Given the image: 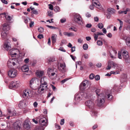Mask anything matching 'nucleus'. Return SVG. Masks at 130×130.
I'll return each instance as SVG.
<instances>
[{
	"instance_id": "obj_61",
	"label": "nucleus",
	"mask_w": 130,
	"mask_h": 130,
	"mask_svg": "<svg viewBox=\"0 0 130 130\" xmlns=\"http://www.w3.org/2000/svg\"><path fill=\"white\" fill-rule=\"evenodd\" d=\"M94 6L93 4H91L89 6V8L91 10H93L94 9Z\"/></svg>"
},
{
	"instance_id": "obj_23",
	"label": "nucleus",
	"mask_w": 130,
	"mask_h": 130,
	"mask_svg": "<svg viewBox=\"0 0 130 130\" xmlns=\"http://www.w3.org/2000/svg\"><path fill=\"white\" fill-rule=\"evenodd\" d=\"M45 78L46 79V77H44L43 78H42L41 80H39L40 82H38L37 83V85H38L39 83H40L41 84L40 85H47V82L46 81H45Z\"/></svg>"
},
{
	"instance_id": "obj_55",
	"label": "nucleus",
	"mask_w": 130,
	"mask_h": 130,
	"mask_svg": "<svg viewBox=\"0 0 130 130\" xmlns=\"http://www.w3.org/2000/svg\"><path fill=\"white\" fill-rule=\"evenodd\" d=\"M34 22L33 21H31L29 23V26L30 27H31L33 26H34Z\"/></svg>"
},
{
	"instance_id": "obj_38",
	"label": "nucleus",
	"mask_w": 130,
	"mask_h": 130,
	"mask_svg": "<svg viewBox=\"0 0 130 130\" xmlns=\"http://www.w3.org/2000/svg\"><path fill=\"white\" fill-rule=\"evenodd\" d=\"M98 28L100 29H102L104 27V25L102 23H100L98 25Z\"/></svg>"
},
{
	"instance_id": "obj_33",
	"label": "nucleus",
	"mask_w": 130,
	"mask_h": 130,
	"mask_svg": "<svg viewBox=\"0 0 130 130\" xmlns=\"http://www.w3.org/2000/svg\"><path fill=\"white\" fill-rule=\"evenodd\" d=\"M5 17L7 20L9 22H10L12 19V18L11 17L10 15H6Z\"/></svg>"
},
{
	"instance_id": "obj_28",
	"label": "nucleus",
	"mask_w": 130,
	"mask_h": 130,
	"mask_svg": "<svg viewBox=\"0 0 130 130\" xmlns=\"http://www.w3.org/2000/svg\"><path fill=\"white\" fill-rule=\"evenodd\" d=\"M93 4L95 7H98V5L100 3L98 0H93Z\"/></svg>"
},
{
	"instance_id": "obj_46",
	"label": "nucleus",
	"mask_w": 130,
	"mask_h": 130,
	"mask_svg": "<svg viewBox=\"0 0 130 130\" xmlns=\"http://www.w3.org/2000/svg\"><path fill=\"white\" fill-rule=\"evenodd\" d=\"M66 19L64 18H62L60 20V21L62 23L65 22H66Z\"/></svg>"
},
{
	"instance_id": "obj_15",
	"label": "nucleus",
	"mask_w": 130,
	"mask_h": 130,
	"mask_svg": "<svg viewBox=\"0 0 130 130\" xmlns=\"http://www.w3.org/2000/svg\"><path fill=\"white\" fill-rule=\"evenodd\" d=\"M85 105L90 109H93L94 108V103L91 101H87L85 103Z\"/></svg>"
},
{
	"instance_id": "obj_32",
	"label": "nucleus",
	"mask_w": 130,
	"mask_h": 130,
	"mask_svg": "<svg viewBox=\"0 0 130 130\" xmlns=\"http://www.w3.org/2000/svg\"><path fill=\"white\" fill-rule=\"evenodd\" d=\"M18 60V65L16 67L17 68L19 69L20 68V67L19 66V62L22 61V59L21 58L19 57L18 59H17Z\"/></svg>"
},
{
	"instance_id": "obj_12",
	"label": "nucleus",
	"mask_w": 130,
	"mask_h": 130,
	"mask_svg": "<svg viewBox=\"0 0 130 130\" xmlns=\"http://www.w3.org/2000/svg\"><path fill=\"white\" fill-rule=\"evenodd\" d=\"M50 77L52 79H54L56 78L57 76V74L54 72L53 69L49 68L47 71Z\"/></svg>"
},
{
	"instance_id": "obj_53",
	"label": "nucleus",
	"mask_w": 130,
	"mask_h": 130,
	"mask_svg": "<svg viewBox=\"0 0 130 130\" xmlns=\"http://www.w3.org/2000/svg\"><path fill=\"white\" fill-rule=\"evenodd\" d=\"M1 2L5 4H8V2L7 1L5 0H1Z\"/></svg>"
},
{
	"instance_id": "obj_18",
	"label": "nucleus",
	"mask_w": 130,
	"mask_h": 130,
	"mask_svg": "<svg viewBox=\"0 0 130 130\" xmlns=\"http://www.w3.org/2000/svg\"><path fill=\"white\" fill-rule=\"evenodd\" d=\"M27 102L26 100H23L20 101L18 104V106L19 108L22 109L26 106Z\"/></svg>"
},
{
	"instance_id": "obj_57",
	"label": "nucleus",
	"mask_w": 130,
	"mask_h": 130,
	"mask_svg": "<svg viewBox=\"0 0 130 130\" xmlns=\"http://www.w3.org/2000/svg\"><path fill=\"white\" fill-rule=\"evenodd\" d=\"M38 37L40 39H41L43 38L44 37L42 34H39L38 36Z\"/></svg>"
},
{
	"instance_id": "obj_60",
	"label": "nucleus",
	"mask_w": 130,
	"mask_h": 130,
	"mask_svg": "<svg viewBox=\"0 0 130 130\" xmlns=\"http://www.w3.org/2000/svg\"><path fill=\"white\" fill-rule=\"evenodd\" d=\"M38 104L36 102H35L33 103V105L35 108L37 107Z\"/></svg>"
},
{
	"instance_id": "obj_44",
	"label": "nucleus",
	"mask_w": 130,
	"mask_h": 130,
	"mask_svg": "<svg viewBox=\"0 0 130 130\" xmlns=\"http://www.w3.org/2000/svg\"><path fill=\"white\" fill-rule=\"evenodd\" d=\"M130 11V9L128 8H127L124 11L123 13L125 14H126L127 13V12H128Z\"/></svg>"
},
{
	"instance_id": "obj_43",
	"label": "nucleus",
	"mask_w": 130,
	"mask_h": 130,
	"mask_svg": "<svg viewBox=\"0 0 130 130\" xmlns=\"http://www.w3.org/2000/svg\"><path fill=\"white\" fill-rule=\"evenodd\" d=\"M76 28H75V27H72L69 28V30H73L75 32H76L77 31V30H76Z\"/></svg>"
},
{
	"instance_id": "obj_14",
	"label": "nucleus",
	"mask_w": 130,
	"mask_h": 130,
	"mask_svg": "<svg viewBox=\"0 0 130 130\" xmlns=\"http://www.w3.org/2000/svg\"><path fill=\"white\" fill-rule=\"evenodd\" d=\"M88 81L87 80H85L79 86V88L81 90H84L88 86Z\"/></svg>"
},
{
	"instance_id": "obj_50",
	"label": "nucleus",
	"mask_w": 130,
	"mask_h": 130,
	"mask_svg": "<svg viewBox=\"0 0 130 130\" xmlns=\"http://www.w3.org/2000/svg\"><path fill=\"white\" fill-rule=\"evenodd\" d=\"M95 80H98L100 79V77L98 75H97L95 76Z\"/></svg>"
},
{
	"instance_id": "obj_49",
	"label": "nucleus",
	"mask_w": 130,
	"mask_h": 130,
	"mask_svg": "<svg viewBox=\"0 0 130 130\" xmlns=\"http://www.w3.org/2000/svg\"><path fill=\"white\" fill-rule=\"evenodd\" d=\"M48 15L50 17H53V13L50 11H48Z\"/></svg>"
},
{
	"instance_id": "obj_27",
	"label": "nucleus",
	"mask_w": 130,
	"mask_h": 130,
	"mask_svg": "<svg viewBox=\"0 0 130 130\" xmlns=\"http://www.w3.org/2000/svg\"><path fill=\"white\" fill-rule=\"evenodd\" d=\"M57 36L56 34H53L52 36V40L53 44L55 43L56 42Z\"/></svg>"
},
{
	"instance_id": "obj_7",
	"label": "nucleus",
	"mask_w": 130,
	"mask_h": 130,
	"mask_svg": "<svg viewBox=\"0 0 130 130\" xmlns=\"http://www.w3.org/2000/svg\"><path fill=\"white\" fill-rule=\"evenodd\" d=\"M39 80L37 78H32L30 81L29 86L30 88L34 90H36L37 87L35 86V84H37L38 82H39Z\"/></svg>"
},
{
	"instance_id": "obj_25",
	"label": "nucleus",
	"mask_w": 130,
	"mask_h": 130,
	"mask_svg": "<svg viewBox=\"0 0 130 130\" xmlns=\"http://www.w3.org/2000/svg\"><path fill=\"white\" fill-rule=\"evenodd\" d=\"M10 29V27L7 24L5 23L4 24L3 28V30L6 31L9 30Z\"/></svg>"
},
{
	"instance_id": "obj_5",
	"label": "nucleus",
	"mask_w": 130,
	"mask_h": 130,
	"mask_svg": "<svg viewBox=\"0 0 130 130\" xmlns=\"http://www.w3.org/2000/svg\"><path fill=\"white\" fill-rule=\"evenodd\" d=\"M74 21L78 24L82 25L83 24V19L80 15L77 13H75L73 15Z\"/></svg>"
},
{
	"instance_id": "obj_56",
	"label": "nucleus",
	"mask_w": 130,
	"mask_h": 130,
	"mask_svg": "<svg viewBox=\"0 0 130 130\" xmlns=\"http://www.w3.org/2000/svg\"><path fill=\"white\" fill-rule=\"evenodd\" d=\"M97 7L98 9L100 10H102L103 9L102 6L100 5V4L98 5V7Z\"/></svg>"
},
{
	"instance_id": "obj_8",
	"label": "nucleus",
	"mask_w": 130,
	"mask_h": 130,
	"mask_svg": "<svg viewBox=\"0 0 130 130\" xmlns=\"http://www.w3.org/2000/svg\"><path fill=\"white\" fill-rule=\"evenodd\" d=\"M18 74V71L15 69L13 68L8 72V75L9 77L13 78L16 77Z\"/></svg>"
},
{
	"instance_id": "obj_26",
	"label": "nucleus",
	"mask_w": 130,
	"mask_h": 130,
	"mask_svg": "<svg viewBox=\"0 0 130 130\" xmlns=\"http://www.w3.org/2000/svg\"><path fill=\"white\" fill-rule=\"evenodd\" d=\"M44 72L42 71H38L36 73V75L39 77H41L44 74Z\"/></svg>"
},
{
	"instance_id": "obj_6",
	"label": "nucleus",
	"mask_w": 130,
	"mask_h": 130,
	"mask_svg": "<svg viewBox=\"0 0 130 130\" xmlns=\"http://www.w3.org/2000/svg\"><path fill=\"white\" fill-rule=\"evenodd\" d=\"M37 119L39 120V123L40 125H42V127L44 129V128L42 127V126H46L48 124L47 120L46 118L43 117L42 115H40L38 118Z\"/></svg>"
},
{
	"instance_id": "obj_30",
	"label": "nucleus",
	"mask_w": 130,
	"mask_h": 130,
	"mask_svg": "<svg viewBox=\"0 0 130 130\" xmlns=\"http://www.w3.org/2000/svg\"><path fill=\"white\" fill-rule=\"evenodd\" d=\"M48 60L49 62H53L55 61V58L53 56L50 57L48 58Z\"/></svg>"
},
{
	"instance_id": "obj_51",
	"label": "nucleus",
	"mask_w": 130,
	"mask_h": 130,
	"mask_svg": "<svg viewBox=\"0 0 130 130\" xmlns=\"http://www.w3.org/2000/svg\"><path fill=\"white\" fill-rule=\"evenodd\" d=\"M86 59H87L88 58L89 56L88 54H85L83 55V56Z\"/></svg>"
},
{
	"instance_id": "obj_24",
	"label": "nucleus",
	"mask_w": 130,
	"mask_h": 130,
	"mask_svg": "<svg viewBox=\"0 0 130 130\" xmlns=\"http://www.w3.org/2000/svg\"><path fill=\"white\" fill-rule=\"evenodd\" d=\"M24 127L26 129H28L30 128V126L28 123V121L27 120H25L23 124Z\"/></svg>"
},
{
	"instance_id": "obj_2",
	"label": "nucleus",
	"mask_w": 130,
	"mask_h": 130,
	"mask_svg": "<svg viewBox=\"0 0 130 130\" xmlns=\"http://www.w3.org/2000/svg\"><path fill=\"white\" fill-rule=\"evenodd\" d=\"M91 95L90 92L88 90L84 92H78L75 95L74 102L76 104L82 99H88Z\"/></svg>"
},
{
	"instance_id": "obj_64",
	"label": "nucleus",
	"mask_w": 130,
	"mask_h": 130,
	"mask_svg": "<svg viewBox=\"0 0 130 130\" xmlns=\"http://www.w3.org/2000/svg\"><path fill=\"white\" fill-rule=\"evenodd\" d=\"M96 66L98 68H100L101 67L102 64L100 63H99L96 64Z\"/></svg>"
},
{
	"instance_id": "obj_41",
	"label": "nucleus",
	"mask_w": 130,
	"mask_h": 130,
	"mask_svg": "<svg viewBox=\"0 0 130 130\" xmlns=\"http://www.w3.org/2000/svg\"><path fill=\"white\" fill-rule=\"evenodd\" d=\"M44 28L42 27H40L38 28V31L40 32H42L44 31Z\"/></svg>"
},
{
	"instance_id": "obj_54",
	"label": "nucleus",
	"mask_w": 130,
	"mask_h": 130,
	"mask_svg": "<svg viewBox=\"0 0 130 130\" xmlns=\"http://www.w3.org/2000/svg\"><path fill=\"white\" fill-rule=\"evenodd\" d=\"M94 75L93 74H91L89 76V78L91 79H92L94 78Z\"/></svg>"
},
{
	"instance_id": "obj_42",
	"label": "nucleus",
	"mask_w": 130,
	"mask_h": 130,
	"mask_svg": "<svg viewBox=\"0 0 130 130\" xmlns=\"http://www.w3.org/2000/svg\"><path fill=\"white\" fill-rule=\"evenodd\" d=\"M93 36L95 41H96V40H97L98 39V34L97 33L94 34L93 35Z\"/></svg>"
},
{
	"instance_id": "obj_29",
	"label": "nucleus",
	"mask_w": 130,
	"mask_h": 130,
	"mask_svg": "<svg viewBox=\"0 0 130 130\" xmlns=\"http://www.w3.org/2000/svg\"><path fill=\"white\" fill-rule=\"evenodd\" d=\"M2 37L3 39H5L6 38L7 33L3 31L1 33Z\"/></svg>"
},
{
	"instance_id": "obj_13",
	"label": "nucleus",
	"mask_w": 130,
	"mask_h": 130,
	"mask_svg": "<svg viewBox=\"0 0 130 130\" xmlns=\"http://www.w3.org/2000/svg\"><path fill=\"white\" fill-rule=\"evenodd\" d=\"M121 52L123 58L126 62H128V61L129 59V58L128 52L126 50H122L121 51Z\"/></svg>"
},
{
	"instance_id": "obj_63",
	"label": "nucleus",
	"mask_w": 130,
	"mask_h": 130,
	"mask_svg": "<svg viewBox=\"0 0 130 130\" xmlns=\"http://www.w3.org/2000/svg\"><path fill=\"white\" fill-rule=\"evenodd\" d=\"M92 26V25L91 24H87L86 25V27L90 28Z\"/></svg>"
},
{
	"instance_id": "obj_34",
	"label": "nucleus",
	"mask_w": 130,
	"mask_h": 130,
	"mask_svg": "<svg viewBox=\"0 0 130 130\" xmlns=\"http://www.w3.org/2000/svg\"><path fill=\"white\" fill-rule=\"evenodd\" d=\"M91 114L92 116H96L97 114V112L93 110L91 111Z\"/></svg>"
},
{
	"instance_id": "obj_47",
	"label": "nucleus",
	"mask_w": 130,
	"mask_h": 130,
	"mask_svg": "<svg viewBox=\"0 0 130 130\" xmlns=\"http://www.w3.org/2000/svg\"><path fill=\"white\" fill-rule=\"evenodd\" d=\"M8 114L10 116H13V115H12V112L11 110L10 109L8 110Z\"/></svg>"
},
{
	"instance_id": "obj_11",
	"label": "nucleus",
	"mask_w": 130,
	"mask_h": 130,
	"mask_svg": "<svg viewBox=\"0 0 130 130\" xmlns=\"http://www.w3.org/2000/svg\"><path fill=\"white\" fill-rule=\"evenodd\" d=\"M119 65H117L116 63H114L113 61H109L108 62V64L106 68L107 70H109L110 69L111 67L115 68H116L118 70H119L118 68L119 66Z\"/></svg>"
},
{
	"instance_id": "obj_3",
	"label": "nucleus",
	"mask_w": 130,
	"mask_h": 130,
	"mask_svg": "<svg viewBox=\"0 0 130 130\" xmlns=\"http://www.w3.org/2000/svg\"><path fill=\"white\" fill-rule=\"evenodd\" d=\"M33 89L27 88L24 90L23 93V97L24 98L27 99L29 97H34L35 92Z\"/></svg>"
},
{
	"instance_id": "obj_62",
	"label": "nucleus",
	"mask_w": 130,
	"mask_h": 130,
	"mask_svg": "<svg viewBox=\"0 0 130 130\" xmlns=\"http://www.w3.org/2000/svg\"><path fill=\"white\" fill-rule=\"evenodd\" d=\"M44 128L42 127H38L36 130H44Z\"/></svg>"
},
{
	"instance_id": "obj_20",
	"label": "nucleus",
	"mask_w": 130,
	"mask_h": 130,
	"mask_svg": "<svg viewBox=\"0 0 130 130\" xmlns=\"http://www.w3.org/2000/svg\"><path fill=\"white\" fill-rule=\"evenodd\" d=\"M111 57L113 59L116 58L117 52L116 50H113L109 52Z\"/></svg>"
},
{
	"instance_id": "obj_48",
	"label": "nucleus",
	"mask_w": 130,
	"mask_h": 130,
	"mask_svg": "<svg viewBox=\"0 0 130 130\" xmlns=\"http://www.w3.org/2000/svg\"><path fill=\"white\" fill-rule=\"evenodd\" d=\"M74 36V34L72 32H69L68 37H72Z\"/></svg>"
},
{
	"instance_id": "obj_16",
	"label": "nucleus",
	"mask_w": 130,
	"mask_h": 130,
	"mask_svg": "<svg viewBox=\"0 0 130 130\" xmlns=\"http://www.w3.org/2000/svg\"><path fill=\"white\" fill-rule=\"evenodd\" d=\"M19 52V50L18 49H14L11 50L9 52V54L12 57H14L17 53Z\"/></svg>"
},
{
	"instance_id": "obj_4",
	"label": "nucleus",
	"mask_w": 130,
	"mask_h": 130,
	"mask_svg": "<svg viewBox=\"0 0 130 130\" xmlns=\"http://www.w3.org/2000/svg\"><path fill=\"white\" fill-rule=\"evenodd\" d=\"M18 60L16 59H10L7 61V64L9 68H11L12 66H15L16 68L18 65Z\"/></svg>"
},
{
	"instance_id": "obj_17",
	"label": "nucleus",
	"mask_w": 130,
	"mask_h": 130,
	"mask_svg": "<svg viewBox=\"0 0 130 130\" xmlns=\"http://www.w3.org/2000/svg\"><path fill=\"white\" fill-rule=\"evenodd\" d=\"M108 13L107 15V18L109 19L110 17V15L114 13L115 12V10L111 8H108L107 9Z\"/></svg>"
},
{
	"instance_id": "obj_39",
	"label": "nucleus",
	"mask_w": 130,
	"mask_h": 130,
	"mask_svg": "<svg viewBox=\"0 0 130 130\" xmlns=\"http://www.w3.org/2000/svg\"><path fill=\"white\" fill-rule=\"evenodd\" d=\"M122 53L121 51H119L118 54V58L120 59H122V56H121Z\"/></svg>"
},
{
	"instance_id": "obj_59",
	"label": "nucleus",
	"mask_w": 130,
	"mask_h": 130,
	"mask_svg": "<svg viewBox=\"0 0 130 130\" xmlns=\"http://www.w3.org/2000/svg\"><path fill=\"white\" fill-rule=\"evenodd\" d=\"M64 123V119H61L60 122V124L61 125H63Z\"/></svg>"
},
{
	"instance_id": "obj_21",
	"label": "nucleus",
	"mask_w": 130,
	"mask_h": 130,
	"mask_svg": "<svg viewBox=\"0 0 130 130\" xmlns=\"http://www.w3.org/2000/svg\"><path fill=\"white\" fill-rule=\"evenodd\" d=\"M4 47L7 51L10 49L11 48L10 44L9 42H5L4 45Z\"/></svg>"
},
{
	"instance_id": "obj_52",
	"label": "nucleus",
	"mask_w": 130,
	"mask_h": 130,
	"mask_svg": "<svg viewBox=\"0 0 130 130\" xmlns=\"http://www.w3.org/2000/svg\"><path fill=\"white\" fill-rule=\"evenodd\" d=\"M32 13H33L35 14H38L37 11L36 10H33L31 12Z\"/></svg>"
},
{
	"instance_id": "obj_58",
	"label": "nucleus",
	"mask_w": 130,
	"mask_h": 130,
	"mask_svg": "<svg viewBox=\"0 0 130 130\" xmlns=\"http://www.w3.org/2000/svg\"><path fill=\"white\" fill-rule=\"evenodd\" d=\"M48 6H49V9L52 10L53 9V7L52 5L51 4H49L48 5Z\"/></svg>"
},
{
	"instance_id": "obj_19",
	"label": "nucleus",
	"mask_w": 130,
	"mask_h": 130,
	"mask_svg": "<svg viewBox=\"0 0 130 130\" xmlns=\"http://www.w3.org/2000/svg\"><path fill=\"white\" fill-rule=\"evenodd\" d=\"M13 125L14 128L15 130H20V125L19 121H17L14 123Z\"/></svg>"
},
{
	"instance_id": "obj_37",
	"label": "nucleus",
	"mask_w": 130,
	"mask_h": 130,
	"mask_svg": "<svg viewBox=\"0 0 130 130\" xmlns=\"http://www.w3.org/2000/svg\"><path fill=\"white\" fill-rule=\"evenodd\" d=\"M119 71H116V72H115L114 71H111L110 72V73L111 74H119Z\"/></svg>"
},
{
	"instance_id": "obj_10",
	"label": "nucleus",
	"mask_w": 130,
	"mask_h": 130,
	"mask_svg": "<svg viewBox=\"0 0 130 130\" xmlns=\"http://www.w3.org/2000/svg\"><path fill=\"white\" fill-rule=\"evenodd\" d=\"M47 89V85H40L38 87L37 92L39 94H41L44 92L46 91Z\"/></svg>"
},
{
	"instance_id": "obj_35",
	"label": "nucleus",
	"mask_w": 130,
	"mask_h": 130,
	"mask_svg": "<svg viewBox=\"0 0 130 130\" xmlns=\"http://www.w3.org/2000/svg\"><path fill=\"white\" fill-rule=\"evenodd\" d=\"M46 26L48 28H50L51 29H58V28L57 27H55L52 26H51L48 25H47Z\"/></svg>"
},
{
	"instance_id": "obj_22",
	"label": "nucleus",
	"mask_w": 130,
	"mask_h": 130,
	"mask_svg": "<svg viewBox=\"0 0 130 130\" xmlns=\"http://www.w3.org/2000/svg\"><path fill=\"white\" fill-rule=\"evenodd\" d=\"M21 69L23 72H28L29 70V67L28 65H25L21 67Z\"/></svg>"
},
{
	"instance_id": "obj_1",
	"label": "nucleus",
	"mask_w": 130,
	"mask_h": 130,
	"mask_svg": "<svg viewBox=\"0 0 130 130\" xmlns=\"http://www.w3.org/2000/svg\"><path fill=\"white\" fill-rule=\"evenodd\" d=\"M94 90H95V91L96 94L98 95V101L97 104L98 106L101 107L102 105L105 102L104 99L105 97H107L109 100H111L112 98V96L111 94L110 91H106L105 95H104L103 94H99L100 91V90L99 89H96L95 88Z\"/></svg>"
},
{
	"instance_id": "obj_45",
	"label": "nucleus",
	"mask_w": 130,
	"mask_h": 130,
	"mask_svg": "<svg viewBox=\"0 0 130 130\" xmlns=\"http://www.w3.org/2000/svg\"><path fill=\"white\" fill-rule=\"evenodd\" d=\"M98 45H101L103 44V43L101 41L98 40L97 42Z\"/></svg>"
},
{
	"instance_id": "obj_40",
	"label": "nucleus",
	"mask_w": 130,
	"mask_h": 130,
	"mask_svg": "<svg viewBox=\"0 0 130 130\" xmlns=\"http://www.w3.org/2000/svg\"><path fill=\"white\" fill-rule=\"evenodd\" d=\"M88 45L86 44H84L83 46V48L85 50H87L88 49Z\"/></svg>"
},
{
	"instance_id": "obj_9",
	"label": "nucleus",
	"mask_w": 130,
	"mask_h": 130,
	"mask_svg": "<svg viewBox=\"0 0 130 130\" xmlns=\"http://www.w3.org/2000/svg\"><path fill=\"white\" fill-rule=\"evenodd\" d=\"M21 83L19 80H14L11 82L9 86V88L11 89L13 88H17L20 86Z\"/></svg>"
},
{
	"instance_id": "obj_36",
	"label": "nucleus",
	"mask_w": 130,
	"mask_h": 130,
	"mask_svg": "<svg viewBox=\"0 0 130 130\" xmlns=\"http://www.w3.org/2000/svg\"><path fill=\"white\" fill-rule=\"evenodd\" d=\"M55 11L56 12H59L60 11V9L59 7L58 6H56L54 9Z\"/></svg>"
},
{
	"instance_id": "obj_31",
	"label": "nucleus",
	"mask_w": 130,
	"mask_h": 130,
	"mask_svg": "<svg viewBox=\"0 0 130 130\" xmlns=\"http://www.w3.org/2000/svg\"><path fill=\"white\" fill-rule=\"evenodd\" d=\"M60 66L63 71H64L65 70L66 65L64 63H60Z\"/></svg>"
}]
</instances>
